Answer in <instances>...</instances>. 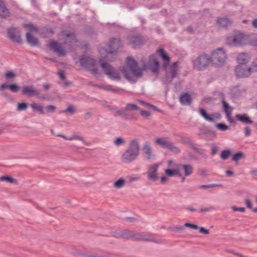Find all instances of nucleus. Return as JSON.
<instances>
[{"label":"nucleus","instance_id":"nucleus-22","mask_svg":"<svg viewBox=\"0 0 257 257\" xmlns=\"http://www.w3.org/2000/svg\"><path fill=\"white\" fill-rule=\"evenodd\" d=\"M191 95L187 93H184L180 96V102L183 105H189L191 102Z\"/></svg>","mask_w":257,"mask_h":257},{"label":"nucleus","instance_id":"nucleus-59","mask_svg":"<svg viewBox=\"0 0 257 257\" xmlns=\"http://www.w3.org/2000/svg\"><path fill=\"white\" fill-rule=\"evenodd\" d=\"M245 204H246V206L248 208H249V209H251L252 208V203H251V201L249 199H246L245 200Z\"/></svg>","mask_w":257,"mask_h":257},{"label":"nucleus","instance_id":"nucleus-50","mask_svg":"<svg viewBox=\"0 0 257 257\" xmlns=\"http://www.w3.org/2000/svg\"><path fill=\"white\" fill-rule=\"evenodd\" d=\"M184 226L187 227H190L193 229H197L198 228V226L197 225L190 223H185L184 224Z\"/></svg>","mask_w":257,"mask_h":257},{"label":"nucleus","instance_id":"nucleus-18","mask_svg":"<svg viewBox=\"0 0 257 257\" xmlns=\"http://www.w3.org/2000/svg\"><path fill=\"white\" fill-rule=\"evenodd\" d=\"M127 149L131 150V151L139 155L140 151L139 139L137 138L132 139L129 143V146Z\"/></svg>","mask_w":257,"mask_h":257},{"label":"nucleus","instance_id":"nucleus-46","mask_svg":"<svg viewBox=\"0 0 257 257\" xmlns=\"http://www.w3.org/2000/svg\"><path fill=\"white\" fill-rule=\"evenodd\" d=\"M9 88L12 92H16L19 91V87L16 84H13L10 85Z\"/></svg>","mask_w":257,"mask_h":257},{"label":"nucleus","instance_id":"nucleus-32","mask_svg":"<svg viewBox=\"0 0 257 257\" xmlns=\"http://www.w3.org/2000/svg\"><path fill=\"white\" fill-rule=\"evenodd\" d=\"M136 238L139 240H148L151 241L153 240V237L148 234L145 233H141L137 234Z\"/></svg>","mask_w":257,"mask_h":257},{"label":"nucleus","instance_id":"nucleus-51","mask_svg":"<svg viewBox=\"0 0 257 257\" xmlns=\"http://www.w3.org/2000/svg\"><path fill=\"white\" fill-rule=\"evenodd\" d=\"M231 208L234 211H240L241 212H244L245 211V209L244 207H237L236 206H232Z\"/></svg>","mask_w":257,"mask_h":257},{"label":"nucleus","instance_id":"nucleus-37","mask_svg":"<svg viewBox=\"0 0 257 257\" xmlns=\"http://www.w3.org/2000/svg\"><path fill=\"white\" fill-rule=\"evenodd\" d=\"M167 149L175 154H178L180 152V149L177 146H175L172 142H170Z\"/></svg>","mask_w":257,"mask_h":257},{"label":"nucleus","instance_id":"nucleus-10","mask_svg":"<svg viewBox=\"0 0 257 257\" xmlns=\"http://www.w3.org/2000/svg\"><path fill=\"white\" fill-rule=\"evenodd\" d=\"M142 151V155L145 160L150 161L155 159V156L149 142H145L143 144Z\"/></svg>","mask_w":257,"mask_h":257},{"label":"nucleus","instance_id":"nucleus-17","mask_svg":"<svg viewBox=\"0 0 257 257\" xmlns=\"http://www.w3.org/2000/svg\"><path fill=\"white\" fill-rule=\"evenodd\" d=\"M49 47L56 52L59 56H63L65 55V51L62 48L61 46L55 41L50 42Z\"/></svg>","mask_w":257,"mask_h":257},{"label":"nucleus","instance_id":"nucleus-1","mask_svg":"<svg viewBox=\"0 0 257 257\" xmlns=\"http://www.w3.org/2000/svg\"><path fill=\"white\" fill-rule=\"evenodd\" d=\"M159 67V63L155 56L152 55L150 57L148 65H145L143 69L138 67L137 62L132 57H127L126 58V66L123 67L122 73L124 77L128 81L134 82L141 77L143 75V71L147 68H149L151 70L156 73Z\"/></svg>","mask_w":257,"mask_h":257},{"label":"nucleus","instance_id":"nucleus-36","mask_svg":"<svg viewBox=\"0 0 257 257\" xmlns=\"http://www.w3.org/2000/svg\"><path fill=\"white\" fill-rule=\"evenodd\" d=\"M126 142L125 140L121 137L117 138L114 141V144L115 146L117 147H119L121 146H123L125 144Z\"/></svg>","mask_w":257,"mask_h":257},{"label":"nucleus","instance_id":"nucleus-29","mask_svg":"<svg viewBox=\"0 0 257 257\" xmlns=\"http://www.w3.org/2000/svg\"><path fill=\"white\" fill-rule=\"evenodd\" d=\"M63 36L65 38L66 43H70L71 44H73L74 43H75L76 39L74 35L73 34H66L65 33H62Z\"/></svg>","mask_w":257,"mask_h":257},{"label":"nucleus","instance_id":"nucleus-19","mask_svg":"<svg viewBox=\"0 0 257 257\" xmlns=\"http://www.w3.org/2000/svg\"><path fill=\"white\" fill-rule=\"evenodd\" d=\"M57 136L58 137L62 138L63 139H64L65 140H68V141L79 140V141H81L84 144H85V145H86L87 146H89L90 145V143H88V142L85 141L83 139V138H82L81 137H80L79 136L76 135H72L70 137H67L65 136V135H63L62 134H59Z\"/></svg>","mask_w":257,"mask_h":257},{"label":"nucleus","instance_id":"nucleus-56","mask_svg":"<svg viewBox=\"0 0 257 257\" xmlns=\"http://www.w3.org/2000/svg\"><path fill=\"white\" fill-rule=\"evenodd\" d=\"M160 180L161 183L164 184L168 181V178L167 176H163L161 177Z\"/></svg>","mask_w":257,"mask_h":257},{"label":"nucleus","instance_id":"nucleus-41","mask_svg":"<svg viewBox=\"0 0 257 257\" xmlns=\"http://www.w3.org/2000/svg\"><path fill=\"white\" fill-rule=\"evenodd\" d=\"M215 126L218 130L222 131H224L229 129V127L227 125L221 123L216 124Z\"/></svg>","mask_w":257,"mask_h":257},{"label":"nucleus","instance_id":"nucleus-27","mask_svg":"<svg viewBox=\"0 0 257 257\" xmlns=\"http://www.w3.org/2000/svg\"><path fill=\"white\" fill-rule=\"evenodd\" d=\"M165 175L167 177L179 176V172L178 171L177 167L172 169H167L165 170Z\"/></svg>","mask_w":257,"mask_h":257},{"label":"nucleus","instance_id":"nucleus-48","mask_svg":"<svg viewBox=\"0 0 257 257\" xmlns=\"http://www.w3.org/2000/svg\"><path fill=\"white\" fill-rule=\"evenodd\" d=\"M140 179V177L138 175L131 176L129 177L128 181L132 183L139 180Z\"/></svg>","mask_w":257,"mask_h":257},{"label":"nucleus","instance_id":"nucleus-21","mask_svg":"<svg viewBox=\"0 0 257 257\" xmlns=\"http://www.w3.org/2000/svg\"><path fill=\"white\" fill-rule=\"evenodd\" d=\"M129 44L133 47L136 48L142 43L141 38L139 36H132L128 38Z\"/></svg>","mask_w":257,"mask_h":257},{"label":"nucleus","instance_id":"nucleus-40","mask_svg":"<svg viewBox=\"0 0 257 257\" xmlns=\"http://www.w3.org/2000/svg\"><path fill=\"white\" fill-rule=\"evenodd\" d=\"M139 109V107H138L137 105L132 103L127 104L125 107V110L126 111H133L138 110Z\"/></svg>","mask_w":257,"mask_h":257},{"label":"nucleus","instance_id":"nucleus-49","mask_svg":"<svg viewBox=\"0 0 257 257\" xmlns=\"http://www.w3.org/2000/svg\"><path fill=\"white\" fill-rule=\"evenodd\" d=\"M197 229H199L200 233L204 234H208L209 233V231L203 227H199Z\"/></svg>","mask_w":257,"mask_h":257},{"label":"nucleus","instance_id":"nucleus-24","mask_svg":"<svg viewBox=\"0 0 257 257\" xmlns=\"http://www.w3.org/2000/svg\"><path fill=\"white\" fill-rule=\"evenodd\" d=\"M217 24L219 27L226 28V27L230 25L231 22L227 18H222L217 20Z\"/></svg>","mask_w":257,"mask_h":257},{"label":"nucleus","instance_id":"nucleus-61","mask_svg":"<svg viewBox=\"0 0 257 257\" xmlns=\"http://www.w3.org/2000/svg\"><path fill=\"white\" fill-rule=\"evenodd\" d=\"M212 209H213V208L211 207H205V208H201L200 209V212H204L210 211Z\"/></svg>","mask_w":257,"mask_h":257},{"label":"nucleus","instance_id":"nucleus-52","mask_svg":"<svg viewBox=\"0 0 257 257\" xmlns=\"http://www.w3.org/2000/svg\"><path fill=\"white\" fill-rule=\"evenodd\" d=\"M46 109L48 112H53L56 109V107L54 105H49L46 106Z\"/></svg>","mask_w":257,"mask_h":257},{"label":"nucleus","instance_id":"nucleus-13","mask_svg":"<svg viewBox=\"0 0 257 257\" xmlns=\"http://www.w3.org/2000/svg\"><path fill=\"white\" fill-rule=\"evenodd\" d=\"M139 155L136 153L127 149L122 154L121 160L124 163H130L135 161Z\"/></svg>","mask_w":257,"mask_h":257},{"label":"nucleus","instance_id":"nucleus-31","mask_svg":"<svg viewBox=\"0 0 257 257\" xmlns=\"http://www.w3.org/2000/svg\"><path fill=\"white\" fill-rule=\"evenodd\" d=\"M172 78H174L177 75L178 72V62H174L172 65L169 66Z\"/></svg>","mask_w":257,"mask_h":257},{"label":"nucleus","instance_id":"nucleus-23","mask_svg":"<svg viewBox=\"0 0 257 257\" xmlns=\"http://www.w3.org/2000/svg\"><path fill=\"white\" fill-rule=\"evenodd\" d=\"M223 105L228 121H229L230 122H233V119L231 117L232 108L230 107L227 103H226L224 100L223 101Z\"/></svg>","mask_w":257,"mask_h":257},{"label":"nucleus","instance_id":"nucleus-5","mask_svg":"<svg viewBox=\"0 0 257 257\" xmlns=\"http://www.w3.org/2000/svg\"><path fill=\"white\" fill-rule=\"evenodd\" d=\"M211 63L215 65H221L226 61L227 55L222 48L214 50L210 56Z\"/></svg>","mask_w":257,"mask_h":257},{"label":"nucleus","instance_id":"nucleus-28","mask_svg":"<svg viewBox=\"0 0 257 257\" xmlns=\"http://www.w3.org/2000/svg\"><path fill=\"white\" fill-rule=\"evenodd\" d=\"M9 15V12L6 8L4 2L0 1V17L6 18Z\"/></svg>","mask_w":257,"mask_h":257},{"label":"nucleus","instance_id":"nucleus-7","mask_svg":"<svg viewBox=\"0 0 257 257\" xmlns=\"http://www.w3.org/2000/svg\"><path fill=\"white\" fill-rule=\"evenodd\" d=\"M80 64L86 69L91 71L94 75L98 74V70L96 69V62L92 58L85 56L80 59Z\"/></svg>","mask_w":257,"mask_h":257},{"label":"nucleus","instance_id":"nucleus-55","mask_svg":"<svg viewBox=\"0 0 257 257\" xmlns=\"http://www.w3.org/2000/svg\"><path fill=\"white\" fill-rule=\"evenodd\" d=\"M141 114L144 117H148L150 115V112L148 111L140 110Z\"/></svg>","mask_w":257,"mask_h":257},{"label":"nucleus","instance_id":"nucleus-9","mask_svg":"<svg viewBox=\"0 0 257 257\" xmlns=\"http://www.w3.org/2000/svg\"><path fill=\"white\" fill-rule=\"evenodd\" d=\"M178 168L179 172V177H182V182L185 181V177L191 175L193 172V167L189 164H179L178 165H174Z\"/></svg>","mask_w":257,"mask_h":257},{"label":"nucleus","instance_id":"nucleus-39","mask_svg":"<svg viewBox=\"0 0 257 257\" xmlns=\"http://www.w3.org/2000/svg\"><path fill=\"white\" fill-rule=\"evenodd\" d=\"M98 87L101 89L108 91H111L113 92H116L117 91V88L113 87V86L110 85H100Z\"/></svg>","mask_w":257,"mask_h":257},{"label":"nucleus","instance_id":"nucleus-14","mask_svg":"<svg viewBox=\"0 0 257 257\" xmlns=\"http://www.w3.org/2000/svg\"><path fill=\"white\" fill-rule=\"evenodd\" d=\"M9 38L14 42L21 43L22 39L20 31L16 28H11L8 31Z\"/></svg>","mask_w":257,"mask_h":257},{"label":"nucleus","instance_id":"nucleus-16","mask_svg":"<svg viewBox=\"0 0 257 257\" xmlns=\"http://www.w3.org/2000/svg\"><path fill=\"white\" fill-rule=\"evenodd\" d=\"M157 54L162 59L163 63V67L167 70L168 67L169 66L170 58L168 55L167 53L163 49H160L157 51Z\"/></svg>","mask_w":257,"mask_h":257},{"label":"nucleus","instance_id":"nucleus-6","mask_svg":"<svg viewBox=\"0 0 257 257\" xmlns=\"http://www.w3.org/2000/svg\"><path fill=\"white\" fill-rule=\"evenodd\" d=\"M251 72H257V60L254 61L251 67L246 65H238L235 69L237 77L243 78L248 76Z\"/></svg>","mask_w":257,"mask_h":257},{"label":"nucleus","instance_id":"nucleus-44","mask_svg":"<svg viewBox=\"0 0 257 257\" xmlns=\"http://www.w3.org/2000/svg\"><path fill=\"white\" fill-rule=\"evenodd\" d=\"M15 76V73L12 71H8L5 74V77L8 80L14 79Z\"/></svg>","mask_w":257,"mask_h":257},{"label":"nucleus","instance_id":"nucleus-53","mask_svg":"<svg viewBox=\"0 0 257 257\" xmlns=\"http://www.w3.org/2000/svg\"><path fill=\"white\" fill-rule=\"evenodd\" d=\"M141 104H142V105L144 106H145V107H154V106L152 105H151L148 103H147L145 101H144L143 100H139L138 101Z\"/></svg>","mask_w":257,"mask_h":257},{"label":"nucleus","instance_id":"nucleus-43","mask_svg":"<svg viewBox=\"0 0 257 257\" xmlns=\"http://www.w3.org/2000/svg\"><path fill=\"white\" fill-rule=\"evenodd\" d=\"M243 154L242 152H238L236 153L233 157H232V160L235 162H237L238 160H240L241 158L243 157Z\"/></svg>","mask_w":257,"mask_h":257},{"label":"nucleus","instance_id":"nucleus-57","mask_svg":"<svg viewBox=\"0 0 257 257\" xmlns=\"http://www.w3.org/2000/svg\"><path fill=\"white\" fill-rule=\"evenodd\" d=\"M168 164L170 167L175 168L176 167L174 166V165H178L179 164L174 163L172 160H169L168 161Z\"/></svg>","mask_w":257,"mask_h":257},{"label":"nucleus","instance_id":"nucleus-38","mask_svg":"<svg viewBox=\"0 0 257 257\" xmlns=\"http://www.w3.org/2000/svg\"><path fill=\"white\" fill-rule=\"evenodd\" d=\"M0 181H6L11 183L17 182V180L16 179L7 176H4L1 177L0 178Z\"/></svg>","mask_w":257,"mask_h":257},{"label":"nucleus","instance_id":"nucleus-34","mask_svg":"<svg viewBox=\"0 0 257 257\" xmlns=\"http://www.w3.org/2000/svg\"><path fill=\"white\" fill-rule=\"evenodd\" d=\"M126 110H125V108L124 109H121L116 111V114L118 115H121L123 117L127 119H133V117L132 116L128 115L126 113Z\"/></svg>","mask_w":257,"mask_h":257},{"label":"nucleus","instance_id":"nucleus-25","mask_svg":"<svg viewBox=\"0 0 257 257\" xmlns=\"http://www.w3.org/2000/svg\"><path fill=\"white\" fill-rule=\"evenodd\" d=\"M171 142L166 138H158L155 140V143L164 148L167 149Z\"/></svg>","mask_w":257,"mask_h":257},{"label":"nucleus","instance_id":"nucleus-35","mask_svg":"<svg viewBox=\"0 0 257 257\" xmlns=\"http://www.w3.org/2000/svg\"><path fill=\"white\" fill-rule=\"evenodd\" d=\"M200 113L201 115L202 116V117H203L205 120L210 122H212L214 121V119L213 117L208 115L203 109H201L200 110Z\"/></svg>","mask_w":257,"mask_h":257},{"label":"nucleus","instance_id":"nucleus-30","mask_svg":"<svg viewBox=\"0 0 257 257\" xmlns=\"http://www.w3.org/2000/svg\"><path fill=\"white\" fill-rule=\"evenodd\" d=\"M125 184V180L124 178H120L113 183V187L116 189H120L124 186Z\"/></svg>","mask_w":257,"mask_h":257},{"label":"nucleus","instance_id":"nucleus-3","mask_svg":"<svg viewBox=\"0 0 257 257\" xmlns=\"http://www.w3.org/2000/svg\"><path fill=\"white\" fill-rule=\"evenodd\" d=\"M248 37L240 32H236L226 38V43L231 46H239L248 42Z\"/></svg>","mask_w":257,"mask_h":257},{"label":"nucleus","instance_id":"nucleus-62","mask_svg":"<svg viewBox=\"0 0 257 257\" xmlns=\"http://www.w3.org/2000/svg\"><path fill=\"white\" fill-rule=\"evenodd\" d=\"M9 86L10 85L7 84L6 83L3 84L0 86V90H3L7 88H9Z\"/></svg>","mask_w":257,"mask_h":257},{"label":"nucleus","instance_id":"nucleus-60","mask_svg":"<svg viewBox=\"0 0 257 257\" xmlns=\"http://www.w3.org/2000/svg\"><path fill=\"white\" fill-rule=\"evenodd\" d=\"M245 131V135L246 137H248L250 135V130L248 127H246L244 128Z\"/></svg>","mask_w":257,"mask_h":257},{"label":"nucleus","instance_id":"nucleus-15","mask_svg":"<svg viewBox=\"0 0 257 257\" xmlns=\"http://www.w3.org/2000/svg\"><path fill=\"white\" fill-rule=\"evenodd\" d=\"M22 91L23 94L28 96H38L40 93L32 86H25L22 88Z\"/></svg>","mask_w":257,"mask_h":257},{"label":"nucleus","instance_id":"nucleus-63","mask_svg":"<svg viewBox=\"0 0 257 257\" xmlns=\"http://www.w3.org/2000/svg\"><path fill=\"white\" fill-rule=\"evenodd\" d=\"M59 76L61 79H62L63 80H65V77L64 74L62 71H60L59 72Z\"/></svg>","mask_w":257,"mask_h":257},{"label":"nucleus","instance_id":"nucleus-4","mask_svg":"<svg viewBox=\"0 0 257 257\" xmlns=\"http://www.w3.org/2000/svg\"><path fill=\"white\" fill-rule=\"evenodd\" d=\"M106 60L105 57L102 56L99 60V64L103 69L105 73L111 79L118 81L120 79V73L118 70L115 69L112 67L109 64L105 62L104 60Z\"/></svg>","mask_w":257,"mask_h":257},{"label":"nucleus","instance_id":"nucleus-20","mask_svg":"<svg viewBox=\"0 0 257 257\" xmlns=\"http://www.w3.org/2000/svg\"><path fill=\"white\" fill-rule=\"evenodd\" d=\"M248 56L244 53H239L236 58V61L238 65H245V64L248 62Z\"/></svg>","mask_w":257,"mask_h":257},{"label":"nucleus","instance_id":"nucleus-33","mask_svg":"<svg viewBox=\"0 0 257 257\" xmlns=\"http://www.w3.org/2000/svg\"><path fill=\"white\" fill-rule=\"evenodd\" d=\"M31 106L32 107L33 110L38 111L41 114H44L45 113L43 109V106L41 104L36 103H33L31 104Z\"/></svg>","mask_w":257,"mask_h":257},{"label":"nucleus","instance_id":"nucleus-12","mask_svg":"<svg viewBox=\"0 0 257 257\" xmlns=\"http://www.w3.org/2000/svg\"><path fill=\"white\" fill-rule=\"evenodd\" d=\"M26 27H27L30 31L26 34L27 42L32 46L37 45L39 44L38 39L34 37L32 35V33L36 32L37 31V28L31 24H27L26 25Z\"/></svg>","mask_w":257,"mask_h":257},{"label":"nucleus","instance_id":"nucleus-47","mask_svg":"<svg viewBox=\"0 0 257 257\" xmlns=\"http://www.w3.org/2000/svg\"><path fill=\"white\" fill-rule=\"evenodd\" d=\"M220 186H221V185L213 184H210V185H202L200 187V188L207 189V188H211L220 187Z\"/></svg>","mask_w":257,"mask_h":257},{"label":"nucleus","instance_id":"nucleus-26","mask_svg":"<svg viewBox=\"0 0 257 257\" xmlns=\"http://www.w3.org/2000/svg\"><path fill=\"white\" fill-rule=\"evenodd\" d=\"M236 117L240 121L246 123L250 124L252 123V121L245 114H236Z\"/></svg>","mask_w":257,"mask_h":257},{"label":"nucleus","instance_id":"nucleus-8","mask_svg":"<svg viewBox=\"0 0 257 257\" xmlns=\"http://www.w3.org/2000/svg\"><path fill=\"white\" fill-rule=\"evenodd\" d=\"M210 63V56L203 54L198 56L193 61V66L195 68L201 70L206 68Z\"/></svg>","mask_w":257,"mask_h":257},{"label":"nucleus","instance_id":"nucleus-45","mask_svg":"<svg viewBox=\"0 0 257 257\" xmlns=\"http://www.w3.org/2000/svg\"><path fill=\"white\" fill-rule=\"evenodd\" d=\"M28 105L26 103H20L18 105V110L19 111L24 110L27 108Z\"/></svg>","mask_w":257,"mask_h":257},{"label":"nucleus","instance_id":"nucleus-2","mask_svg":"<svg viewBox=\"0 0 257 257\" xmlns=\"http://www.w3.org/2000/svg\"><path fill=\"white\" fill-rule=\"evenodd\" d=\"M109 48H101L99 50L101 57L102 56L105 57L106 60L111 61L112 59L111 55L116 52V50L119 48L121 46V42L119 39H112L110 41Z\"/></svg>","mask_w":257,"mask_h":257},{"label":"nucleus","instance_id":"nucleus-54","mask_svg":"<svg viewBox=\"0 0 257 257\" xmlns=\"http://www.w3.org/2000/svg\"><path fill=\"white\" fill-rule=\"evenodd\" d=\"M64 112H70L71 114H73L75 112V108L72 106H69L64 111Z\"/></svg>","mask_w":257,"mask_h":257},{"label":"nucleus","instance_id":"nucleus-64","mask_svg":"<svg viewBox=\"0 0 257 257\" xmlns=\"http://www.w3.org/2000/svg\"><path fill=\"white\" fill-rule=\"evenodd\" d=\"M226 174L228 176H232L233 175V172L230 170L226 171Z\"/></svg>","mask_w":257,"mask_h":257},{"label":"nucleus","instance_id":"nucleus-58","mask_svg":"<svg viewBox=\"0 0 257 257\" xmlns=\"http://www.w3.org/2000/svg\"><path fill=\"white\" fill-rule=\"evenodd\" d=\"M217 151V147L216 146H212L211 148V155L214 156L215 155Z\"/></svg>","mask_w":257,"mask_h":257},{"label":"nucleus","instance_id":"nucleus-42","mask_svg":"<svg viewBox=\"0 0 257 257\" xmlns=\"http://www.w3.org/2000/svg\"><path fill=\"white\" fill-rule=\"evenodd\" d=\"M230 155V151L229 150H224L221 154V158L223 160H225Z\"/></svg>","mask_w":257,"mask_h":257},{"label":"nucleus","instance_id":"nucleus-11","mask_svg":"<svg viewBox=\"0 0 257 257\" xmlns=\"http://www.w3.org/2000/svg\"><path fill=\"white\" fill-rule=\"evenodd\" d=\"M159 166L160 164H153L148 167L147 178L150 181L156 182L158 180V171Z\"/></svg>","mask_w":257,"mask_h":257}]
</instances>
